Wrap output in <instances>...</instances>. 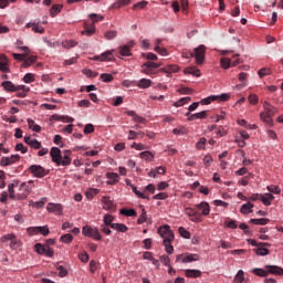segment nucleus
<instances>
[{"label": "nucleus", "mask_w": 283, "mask_h": 283, "mask_svg": "<svg viewBox=\"0 0 283 283\" xmlns=\"http://www.w3.org/2000/svg\"><path fill=\"white\" fill-rule=\"evenodd\" d=\"M46 248H48L46 245H43L41 243L35 244V251L36 253H39V255H44Z\"/></svg>", "instance_id": "680f3d73"}, {"label": "nucleus", "mask_w": 283, "mask_h": 283, "mask_svg": "<svg viewBox=\"0 0 283 283\" xmlns=\"http://www.w3.org/2000/svg\"><path fill=\"white\" fill-rule=\"evenodd\" d=\"M254 253H256V255H269V249L259 245V248L254 249Z\"/></svg>", "instance_id": "603ef678"}, {"label": "nucleus", "mask_w": 283, "mask_h": 283, "mask_svg": "<svg viewBox=\"0 0 283 283\" xmlns=\"http://www.w3.org/2000/svg\"><path fill=\"white\" fill-rule=\"evenodd\" d=\"M29 171L35 177V178H45L48 176V170L43 168L41 165H32L29 167Z\"/></svg>", "instance_id": "0eeeda50"}, {"label": "nucleus", "mask_w": 283, "mask_h": 283, "mask_svg": "<svg viewBox=\"0 0 283 283\" xmlns=\"http://www.w3.org/2000/svg\"><path fill=\"white\" fill-rule=\"evenodd\" d=\"M126 114H127V116H132V118L135 123H142V124L147 123V119H145L143 116L136 114V112H134V111H127Z\"/></svg>", "instance_id": "4be33fe9"}, {"label": "nucleus", "mask_w": 283, "mask_h": 283, "mask_svg": "<svg viewBox=\"0 0 283 283\" xmlns=\"http://www.w3.org/2000/svg\"><path fill=\"white\" fill-rule=\"evenodd\" d=\"M50 156L52 158V163H55L57 167H69V165H72V150H64V153L61 154L59 147H52Z\"/></svg>", "instance_id": "f257e3e1"}, {"label": "nucleus", "mask_w": 283, "mask_h": 283, "mask_svg": "<svg viewBox=\"0 0 283 283\" xmlns=\"http://www.w3.org/2000/svg\"><path fill=\"white\" fill-rule=\"evenodd\" d=\"M101 80L104 83H112V81H114V75L109 74V73H103V74H101Z\"/></svg>", "instance_id": "de8ad7c7"}, {"label": "nucleus", "mask_w": 283, "mask_h": 283, "mask_svg": "<svg viewBox=\"0 0 283 283\" xmlns=\"http://www.w3.org/2000/svg\"><path fill=\"white\" fill-rule=\"evenodd\" d=\"M252 273H254L259 277H269V272L266 269L263 270V269L255 268L252 270Z\"/></svg>", "instance_id": "f704fd0d"}, {"label": "nucleus", "mask_w": 283, "mask_h": 283, "mask_svg": "<svg viewBox=\"0 0 283 283\" xmlns=\"http://www.w3.org/2000/svg\"><path fill=\"white\" fill-rule=\"evenodd\" d=\"M82 233L83 235H85V238H92L93 240H96V241L103 240L101 232L96 228H92L90 226L83 227Z\"/></svg>", "instance_id": "39448f33"}, {"label": "nucleus", "mask_w": 283, "mask_h": 283, "mask_svg": "<svg viewBox=\"0 0 283 283\" xmlns=\"http://www.w3.org/2000/svg\"><path fill=\"white\" fill-rule=\"evenodd\" d=\"M158 234L164 240V247L166 249V253L171 255L174 253V245H171V242H174V231H171V228L169 226H161L158 228Z\"/></svg>", "instance_id": "f03ea898"}, {"label": "nucleus", "mask_w": 283, "mask_h": 283, "mask_svg": "<svg viewBox=\"0 0 283 283\" xmlns=\"http://www.w3.org/2000/svg\"><path fill=\"white\" fill-rule=\"evenodd\" d=\"M1 87H3L6 92H17V85L10 81L2 82Z\"/></svg>", "instance_id": "bb28decb"}, {"label": "nucleus", "mask_w": 283, "mask_h": 283, "mask_svg": "<svg viewBox=\"0 0 283 283\" xmlns=\"http://www.w3.org/2000/svg\"><path fill=\"white\" fill-rule=\"evenodd\" d=\"M61 242H63L64 244H70V242H72L74 240V237H72V234L67 233L64 234L60 238Z\"/></svg>", "instance_id": "4d7b16f0"}, {"label": "nucleus", "mask_w": 283, "mask_h": 283, "mask_svg": "<svg viewBox=\"0 0 283 283\" xmlns=\"http://www.w3.org/2000/svg\"><path fill=\"white\" fill-rule=\"evenodd\" d=\"M63 48H66L67 50H70V48H76L78 45V42L74 41V40H67L65 42L62 43Z\"/></svg>", "instance_id": "09e8293b"}, {"label": "nucleus", "mask_w": 283, "mask_h": 283, "mask_svg": "<svg viewBox=\"0 0 283 283\" xmlns=\"http://www.w3.org/2000/svg\"><path fill=\"white\" fill-rule=\"evenodd\" d=\"M15 151H21V154H28V147H25L23 144H17L15 145Z\"/></svg>", "instance_id": "338daca9"}, {"label": "nucleus", "mask_w": 283, "mask_h": 283, "mask_svg": "<svg viewBox=\"0 0 283 283\" xmlns=\"http://www.w3.org/2000/svg\"><path fill=\"white\" fill-rule=\"evenodd\" d=\"M15 44L18 50H21V52H24L25 54H30V48L23 46V41L18 40Z\"/></svg>", "instance_id": "49530a36"}, {"label": "nucleus", "mask_w": 283, "mask_h": 283, "mask_svg": "<svg viewBox=\"0 0 283 283\" xmlns=\"http://www.w3.org/2000/svg\"><path fill=\"white\" fill-rule=\"evenodd\" d=\"M111 229H114V231H118L119 233H127V231H129V228L124 223H113L111 224Z\"/></svg>", "instance_id": "b1692460"}, {"label": "nucleus", "mask_w": 283, "mask_h": 283, "mask_svg": "<svg viewBox=\"0 0 283 283\" xmlns=\"http://www.w3.org/2000/svg\"><path fill=\"white\" fill-rule=\"evenodd\" d=\"M191 97H182L178 102L175 103L176 107H182V105H187V103H190Z\"/></svg>", "instance_id": "6e6d98bb"}, {"label": "nucleus", "mask_w": 283, "mask_h": 283, "mask_svg": "<svg viewBox=\"0 0 283 283\" xmlns=\"http://www.w3.org/2000/svg\"><path fill=\"white\" fill-rule=\"evenodd\" d=\"M25 28H31L32 32L35 34H44L45 33V28H43L39 22H28L25 24Z\"/></svg>", "instance_id": "f8f14e48"}, {"label": "nucleus", "mask_w": 283, "mask_h": 283, "mask_svg": "<svg viewBox=\"0 0 283 283\" xmlns=\"http://www.w3.org/2000/svg\"><path fill=\"white\" fill-rule=\"evenodd\" d=\"M260 200L265 207H271V201L275 200V197L272 193H264L261 195Z\"/></svg>", "instance_id": "5701e85b"}, {"label": "nucleus", "mask_w": 283, "mask_h": 283, "mask_svg": "<svg viewBox=\"0 0 283 283\" xmlns=\"http://www.w3.org/2000/svg\"><path fill=\"white\" fill-rule=\"evenodd\" d=\"M132 189L135 192V195L138 196V198H142L143 200H149V196L140 192L136 186H132Z\"/></svg>", "instance_id": "8fccbe9b"}, {"label": "nucleus", "mask_w": 283, "mask_h": 283, "mask_svg": "<svg viewBox=\"0 0 283 283\" xmlns=\"http://www.w3.org/2000/svg\"><path fill=\"white\" fill-rule=\"evenodd\" d=\"M258 74H259L260 78H264V76H269L271 74V69H269V67L260 69L258 71Z\"/></svg>", "instance_id": "864d4df0"}, {"label": "nucleus", "mask_w": 283, "mask_h": 283, "mask_svg": "<svg viewBox=\"0 0 283 283\" xmlns=\"http://www.w3.org/2000/svg\"><path fill=\"white\" fill-rule=\"evenodd\" d=\"M200 258L198 256V254H186V259H184L185 264L189 262H198Z\"/></svg>", "instance_id": "79ce46f5"}, {"label": "nucleus", "mask_w": 283, "mask_h": 283, "mask_svg": "<svg viewBox=\"0 0 283 283\" xmlns=\"http://www.w3.org/2000/svg\"><path fill=\"white\" fill-rule=\"evenodd\" d=\"M265 269L268 271V275H283V269L277 265H265Z\"/></svg>", "instance_id": "f3484780"}, {"label": "nucleus", "mask_w": 283, "mask_h": 283, "mask_svg": "<svg viewBox=\"0 0 283 283\" xmlns=\"http://www.w3.org/2000/svg\"><path fill=\"white\" fill-rule=\"evenodd\" d=\"M207 53V48L205 45H199L190 53V56H195L198 65H202L205 63V54Z\"/></svg>", "instance_id": "423d86ee"}, {"label": "nucleus", "mask_w": 283, "mask_h": 283, "mask_svg": "<svg viewBox=\"0 0 283 283\" xmlns=\"http://www.w3.org/2000/svg\"><path fill=\"white\" fill-rule=\"evenodd\" d=\"M23 81L25 83H34L35 78H34V74L32 73H27L23 77Z\"/></svg>", "instance_id": "774afa93"}, {"label": "nucleus", "mask_w": 283, "mask_h": 283, "mask_svg": "<svg viewBox=\"0 0 283 283\" xmlns=\"http://www.w3.org/2000/svg\"><path fill=\"white\" fill-rule=\"evenodd\" d=\"M139 158H142L143 160H148L149 163H151V160H154V155L151 154V151L145 150V151L139 154Z\"/></svg>", "instance_id": "c9c22d12"}, {"label": "nucleus", "mask_w": 283, "mask_h": 283, "mask_svg": "<svg viewBox=\"0 0 283 283\" xmlns=\"http://www.w3.org/2000/svg\"><path fill=\"white\" fill-rule=\"evenodd\" d=\"M0 72L10 73L8 56H6V54H0Z\"/></svg>", "instance_id": "a211bd4d"}, {"label": "nucleus", "mask_w": 283, "mask_h": 283, "mask_svg": "<svg viewBox=\"0 0 283 283\" xmlns=\"http://www.w3.org/2000/svg\"><path fill=\"white\" fill-rule=\"evenodd\" d=\"M46 210L50 213H55V216H62L63 214V207L61 203H49L46 206Z\"/></svg>", "instance_id": "ddd939ff"}, {"label": "nucleus", "mask_w": 283, "mask_h": 283, "mask_svg": "<svg viewBox=\"0 0 283 283\" xmlns=\"http://www.w3.org/2000/svg\"><path fill=\"white\" fill-rule=\"evenodd\" d=\"M83 74H85V76H87L88 78H96V76H98V72H94L90 69H84Z\"/></svg>", "instance_id": "3c124183"}, {"label": "nucleus", "mask_w": 283, "mask_h": 283, "mask_svg": "<svg viewBox=\"0 0 283 283\" xmlns=\"http://www.w3.org/2000/svg\"><path fill=\"white\" fill-rule=\"evenodd\" d=\"M118 32L117 31H107L104 36L107 41H112V39H116Z\"/></svg>", "instance_id": "e2e57ef3"}, {"label": "nucleus", "mask_w": 283, "mask_h": 283, "mask_svg": "<svg viewBox=\"0 0 283 283\" xmlns=\"http://www.w3.org/2000/svg\"><path fill=\"white\" fill-rule=\"evenodd\" d=\"M207 145V138L201 137L199 142L196 144L197 149H205Z\"/></svg>", "instance_id": "69168bd1"}, {"label": "nucleus", "mask_w": 283, "mask_h": 283, "mask_svg": "<svg viewBox=\"0 0 283 283\" xmlns=\"http://www.w3.org/2000/svg\"><path fill=\"white\" fill-rule=\"evenodd\" d=\"M184 74H191L192 76H200V71L196 66H188L184 70Z\"/></svg>", "instance_id": "2f4dec72"}, {"label": "nucleus", "mask_w": 283, "mask_h": 283, "mask_svg": "<svg viewBox=\"0 0 283 283\" xmlns=\"http://www.w3.org/2000/svg\"><path fill=\"white\" fill-rule=\"evenodd\" d=\"M112 222H114V216L112 214L104 216V226L112 227V224H114Z\"/></svg>", "instance_id": "052dcab7"}, {"label": "nucleus", "mask_w": 283, "mask_h": 283, "mask_svg": "<svg viewBox=\"0 0 283 283\" xmlns=\"http://www.w3.org/2000/svg\"><path fill=\"white\" fill-rule=\"evenodd\" d=\"M119 54L120 56H132V50L129 49V45L120 46Z\"/></svg>", "instance_id": "58836bf2"}, {"label": "nucleus", "mask_w": 283, "mask_h": 283, "mask_svg": "<svg viewBox=\"0 0 283 283\" xmlns=\"http://www.w3.org/2000/svg\"><path fill=\"white\" fill-rule=\"evenodd\" d=\"M28 125H29V128L32 129V132H36V134H40L41 126H39L36 123H34L33 119L29 118L28 119Z\"/></svg>", "instance_id": "e433bc0d"}, {"label": "nucleus", "mask_w": 283, "mask_h": 283, "mask_svg": "<svg viewBox=\"0 0 283 283\" xmlns=\"http://www.w3.org/2000/svg\"><path fill=\"white\" fill-rule=\"evenodd\" d=\"M38 56L36 55H31L29 57H25L23 60V63L21 64V67H30V65H34V63L38 61Z\"/></svg>", "instance_id": "a878e982"}, {"label": "nucleus", "mask_w": 283, "mask_h": 283, "mask_svg": "<svg viewBox=\"0 0 283 283\" xmlns=\"http://www.w3.org/2000/svg\"><path fill=\"white\" fill-rule=\"evenodd\" d=\"M268 191H270V193H275L276 196H280V193H282V189L279 188V186H268Z\"/></svg>", "instance_id": "bf43d9fd"}, {"label": "nucleus", "mask_w": 283, "mask_h": 283, "mask_svg": "<svg viewBox=\"0 0 283 283\" xmlns=\"http://www.w3.org/2000/svg\"><path fill=\"white\" fill-rule=\"evenodd\" d=\"M32 189H34V181L30 180L28 182H22L19 188V190L22 191L18 195L19 200H25V198L30 196Z\"/></svg>", "instance_id": "20e7f679"}, {"label": "nucleus", "mask_w": 283, "mask_h": 283, "mask_svg": "<svg viewBox=\"0 0 283 283\" xmlns=\"http://www.w3.org/2000/svg\"><path fill=\"white\" fill-rule=\"evenodd\" d=\"M96 32V25L84 22V30L81 31L83 36H92Z\"/></svg>", "instance_id": "4468645a"}, {"label": "nucleus", "mask_w": 283, "mask_h": 283, "mask_svg": "<svg viewBox=\"0 0 283 283\" xmlns=\"http://www.w3.org/2000/svg\"><path fill=\"white\" fill-rule=\"evenodd\" d=\"M213 101H218V96L213 95V96H209L207 98L201 99V105H211Z\"/></svg>", "instance_id": "13d9d810"}, {"label": "nucleus", "mask_w": 283, "mask_h": 283, "mask_svg": "<svg viewBox=\"0 0 283 283\" xmlns=\"http://www.w3.org/2000/svg\"><path fill=\"white\" fill-rule=\"evenodd\" d=\"M137 87L140 90H147L148 87H151V80L149 78H142L137 82Z\"/></svg>", "instance_id": "cd10ccee"}, {"label": "nucleus", "mask_w": 283, "mask_h": 283, "mask_svg": "<svg viewBox=\"0 0 283 283\" xmlns=\"http://www.w3.org/2000/svg\"><path fill=\"white\" fill-rule=\"evenodd\" d=\"M99 192H101V190H98L96 188H91L88 191H86V198L88 200H92V198H94V196H98Z\"/></svg>", "instance_id": "c03bdc74"}, {"label": "nucleus", "mask_w": 283, "mask_h": 283, "mask_svg": "<svg viewBox=\"0 0 283 283\" xmlns=\"http://www.w3.org/2000/svg\"><path fill=\"white\" fill-rule=\"evenodd\" d=\"M253 207L254 205L251 202L244 203L241 209L240 212L243 213V216H247L249 213H253Z\"/></svg>", "instance_id": "c756f323"}, {"label": "nucleus", "mask_w": 283, "mask_h": 283, "mask_svg": "<svg viewBox=\"0 0 283 283\" xmlns=\"http://www.w3.org/2000/svg\"><path fill=\"white\" fill-rule=\"evenodd\" d=\"M21 160L20 155H11L10 157H2L0 159V167H10V165H17Z\"/></svg>", "instance_id": "6e6552de"}, {"label": "nucleus", "mask_w": 283, "mask_h": 283, "mask_svg": "<svg viewBox=\"0 0 283 283\" xmlns=\"http://www.w3.org/2000/svg\"><path fill=\"white\" fill-rule=\"evenodd\" d=\"M90 19L93 22L92 25H94L95 23H98V21H104L105 17L96 14V13H91Z\"/></svg>", "instance_id": "a19ab883"}, {"label": "nucleus", "mask_w": 283, "mask_h": 283, "mask_svg": "<svg viewBox=\"0 0 283 283\" xmlns=\"http://www.w3.org/2000/svg\"><path fill=\"white\" fill-rule=\"evenodd\" d=\"M102 207L105 211H109V213H114V211H116V203H114L112 197L104 196L102 198Z\"/></svg>", "instance_id": "1a4fd4ad"}, {"label": "nucleus", "mask_w": 283, "mask_h": 283, "mask_svg": "<svg viewBox=\"0 0 283 283\" xmlns=\"http://www.w3.org/2000/svg\"><path fill=\"white\" fill-rule=\"evenodd\" d=\"M132 3V0H117L112 4L113 10H118L119 8H123L125 6H129Z\"/></svg>", "instance_id": "c85d7f7f"}, {"label": "nucleus", "mask_w": 283, "mask_h": 283, "mask_svg": "<svg viewBox=\"0 0 283 283\" xmlns=\"http://www.w3.org/2000/svg\"><path fill=\"white\" fill-rule=\"evenodd\" d=\"M142 72L143 74H147L148 76H151V74H156V71L149 67L146 63L142 65Z\"/></svg>", "instance_id": "ea45409f"}, {"label": "nucleus", "mask_w": 283, "mask_h": 283, "mask_svg": "<svg viewBox=\"0 0 283 283\" xmlns=\"http://www.w3.org/2000/svg\"><path fill=\"white\" fill-rule=\"evenodd\" d=\"M179 233L181 238H186V240H189L191 238V232L185 229L184 227L179 228Z\"/></svg>", "instance_id": "5fc2aeb1"}, {"label": "nucleus", "mask_w": 283, "mask_h": 283, "mask_svg": "<svg viewBox=\"0 0 283 283\" xmlns=\"http://www.w3.org/2000/svg\"><path fill=\"white\" fill-rule=\"evenodd\" d=\"M197 209L201 211L200 218H202V216H209V213H211V208L209 207L208 202H201L197 205Z\"/></svg>", "instance_id": "6ab92c4d"}, {"label": "nucleus", "mask_w": 283, "mask_h": 283, "mask_svg": "<svg viewBox=\"0 0 283 283\" xmlns=\"http://www.w3.org/2000/svg\"><path fill=\"white\" fill-rule=\"evenodd\" d=\"M119 213L122 216H126L127 218H136V216H137L136 210L127 209V208L120 209Z\"/></svg>", "instance_id": "7c9ffc66"}, {"label": "nucleus", "mask_w": 283, "mask_h": 283, "mask_svg": "<svg viewBox=\"0 0 283 283\" xmlns=\"http://www.w3.org/2000/svg\"><path fill=\"white\" fill-rule=\"evenodd\" d=\"M185 213L186 216H188L189 220H191V222H201L202 221V217H200V212H197L196 209L193 208H186L185 209Z\"/></svg>", "instance_id": "9d476101"}, {"label": "nucleus", "mask_w": 283, "mask_h": 283, "mask_svg": "<svg viewBox=\"0 0 283 283\" xmlns=\"http://www.w3.org/2000/svg\"><path fill=\"white\" fill-rule=\"evenodd\" d=\"M264 112H261L260 118L265 125H273V117L277 114V108L269 102L263 103Z\"/></svg>", "instance_id": "7ed1b4c3"}, {"label": "nucleus", "mask_w": 283, "mask_h": 283, "mask_svg": "<svg viewBox=\"0 0 283 283\" xmlns=\"http://www.w3.org/2000/svg\"><path fill=\"white\" fill-rule=\"evenodd\" d=\"M63 10V6L61 4H53L51 10H50V15L51 17H56Z\"/></svg>", "instance_id": "4c0bfd02"}, {"label": "nucleus", "mask_w": 283, "mask_h": 283, "mask_svg": "<svg viewBox=\"0 0 283 283\" xmlns=\"http://www.w3.org/2000/svg\"><path fill=\"white\" fill-rule=\"evenodd\" d=\"M251 224H260L261 227H264L265 224H269L271 222L270 219L261 218V219H251Z\"/></svg>", "instance_id": "72a5a7b5"}, {"label": "nucleus", "mask_w": 283, "mask_h": 283, "mask_svg": "<svg viewBox=\"0 0 283 283\" xmlns=\"http://www.w3.org/2000/svg\"><path fill=\"white\" fill-rule=\"evenodd\" d=\"M106 178H108L107 185H116V182H118V180L120 179V177L116 172H107Z\"/></svg>", "instance_id": "393cba45"}, {"label": "nucleus", "mask_w": 283, "mask_h": 283, "mask_svg": "<svg viewBox=\"0 0 283 283\" xmlns=\"http://www.w3.org/2000/svg\"><path fill=\"white\" fill-rule=\"evenodd\" d=\"M209 112L208 111H202L200 113H196V114H191V113H187L186 116H188V120H198V119H205L207 118Z\"/></svg>", "instance_id": "2eb2a0df"}, {"label": "nucleus", "mask_w": 283, "mask_h": 283, "mask_svg": "<svg viewBox=\"0 0 283 283\" xmlns=\"http://www.w3.org/2000/svg\"><path fill=\"white\" fill-rule=\"evenodd\" d=\"M244 282V271L239 270L237 275L233 279V283H242Z\"/></svg>", "instance_id": "37998d69"}, {"label": "nucleus", "mask_w": 283, "mask_h": 283, "mask_svg": "<svg viewBox=\"0 0 283 283\" xmlns=\"http://www.w3.org/2000/svg\"><path fill=\"white\" fill-rule=\"evenodd\" d=\"M145 222H147V211L145 210V208H143L142 209V214L137 219V224H143Z\"/></svg>", "instance_id": "a18cd8bd"}, {"label": "nucleus", "mask_w": 283, "mask_h": 283, "mask_svg": "<svg viewBox=\"0 0 283 283\" xmlns=\"http://www.w3.org/2000/svg\"><path fill=\"white\" fill-rule=\"evenodd\" d=\"M24 143L27 145H30L32 149H41V147H43L41 145V142H39V139H33L30 136L24 137Z\"/></svg>", "instance_id": "dca6fc26"}, {"label": "nucleus", "mask_w": 283, "mask_h": 283, "mask_svg": "<svg viewBox=\"0 0 283 283\" xmlns=\"http://www.w3.org/2000/svg\"><path fill=\"white\" fill-rule=\"evenodd\" d=\"M39 227H30L27 229L29 235H39Z\"/></svg>", "instance_id": "0e129e2a"}, {"label": "nucleus", "mask_w": 283, "mask_h": 283, "mask_svg": "<svg viewBox=\"0 0 283 283\" xmlns=\"http://www.w3.org/2000/svg\"><path fill=\"white\" fill-rule=\"evenodd\" d=\"M241 61L240 59H237L234 61L231 62V59H227V57H222L220 60V65L223 70H229V67H235V65H240Z\"/></svg>", "instance_id": "9b49d317"}, {"label": "nucleus", "mask_w": 283, "mask_h": 283, "mask_svg": "<svg viewBox=\"0 0 283 283\" xmlns=\"http://www.w3.org/2000/svg\"><path fill=\"white\" fill-rule=\"evenodd\" d=\"M95 61H114V50L106 51L95 57Z\"/></svg>", "instance_id": "412c9836"}, {"label": "nucleus", "mask_w": 283, "mask_h": 283, "mask_svg": "<svg viewBox=\"0 0 283 283\" xmlns=\"http://www.w3.org/2000/svg\"><path fill=\"white\" fill-rule=\"evenodd\" d=\"M202 272L200 270H186V277H201Z\"/></svg>", "instance_id": "473e14b6"}, {"label": "nucleus", "mask_w": 283, "mask_h": 283, "mask_svg": "<svg viewBox=\"0 0 283 283\" xmlns=\"http://www.w3.org/2000/svg\"><path fill=\"white\" fill-rule=\"evenodd\" d=\"M180 67L176 64H169L167 66H164L159 70V72H164L165 74L171 75L176 74V72H179Z\"/></svg>", "instance_id": "aec40b11"}]
</instances>
